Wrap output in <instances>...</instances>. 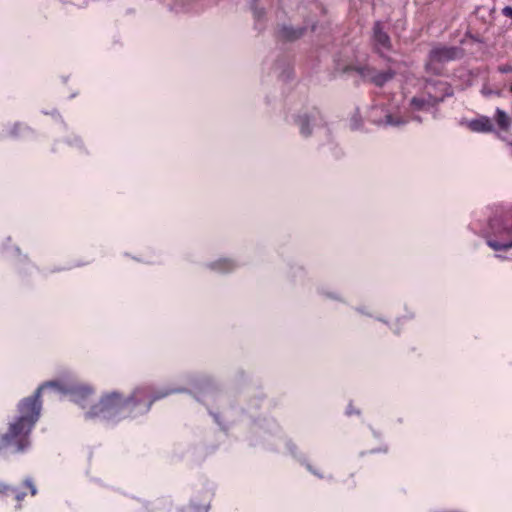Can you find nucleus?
<instances>
[{"mask_svg": "<svg viewBox=\"0 0 512 512\" xmlns=\"http://www.w3.org/2000/svg\"><path fill=\"white\" fill-rule=\"evenodd\" d=\"M68 392L71 395V400L76 404L85 408L90 402V398L93 396V389L86 385H75L72 386Z\"/></svg>", "mask_w": 512, "mask_h": 512, "instance_id": "obj_9", "label": "nucleus"}, {"mask_svg": "<svg viewBox=\"0 0 512 512\" xmlns=\"http://www.w3.org/2000/svg\"><path fill=\"white\" fill-rule=\"evenodd\" d=\"M257 0H253L250 4V8L253 11V15L256 21H260V19L264 16L265 12L263 9H259L256 6Z\"/></svg>", "mask_w": 512, "mask_h": 512, "instance_id": "obj_20", "label": "nucleus"}, {"mask_svg": "<svg viewBox=\"0 0 512 512\" xmlns=\"http://www.w3.org/2000/svg\"><path fill=\"white\" fill-rule=\"evenodd\" d=\"M187 390L184 388L170 389L164 392L151 393L149 387L136 388L130 395V418L143 415L150 410L152 403L162 399L171 393H182Z\"/></svg>", "mask_w": 512, "mask_h": 512, "instance_id": "obj_3", "label": "nucleus"}, {"mask_svg": "<svg viewBox=\"0 0 512 512\" xmlns=\"http://www.w3.org/2000/svg\"><path fill=\"white\" fill-rule=\"evenodd\" d=\"M307 27L306 26H300L298 28H294L292 26L288 25H282L278 30V37L280 39L286 40V41H294L299 38H301L304 33L306 32Z\"/></svg>", "mask_w": 512, "mask_h": 512, "instance_id": "obj_11", "label": "nucleus"}, {"mask_svg": "<svg viewBox=\"0 0 512 512\" xmlns=\"http://www.w3.org/2000/svg\"><path fill=\"white\" fill-rule=\"evenodd\" d=\"M496 256H497L498 258H502V259H505V258H506L505 256H502V255H499V254H497Z\"/></svg>", "mask_w": 512, "mask_h": 512, "instance_id": "obj_28", "label": "nucleus"}, {"mask_svg": "<svg viewBox=\"0 0 512 512\" xmlns=\"http://www.w3.org/2000/svg\"><path fill=\"white\" fill-rule=\"evenodd\" d=\"M23 486L29 489L31 496H35L37 494L36 486L34 485L31 479H25L23 482Z\"/></svg>", "mask_w": 512, "mask_h": 512, "instance_id": "obj_21", "label": "nucleus"}, {"mask_svg": "<svg viewBox=\"0 0 512 512\" xmlns=\"http://www.w3.org/2000/svg\"><path fill=\"white\" fill-rule=\"evenodd\" d=\"M10 495L14 496L15 500L18 502L16 508L20 509V502L25 498L26 493L19 491L17 488L0 481V498L8 497Z\"/></svg>", "mask_w": 512, "mask_h": 512, "instance_id": "obj_13", "label": "nucleus"}, {"mask_svg": "<svg viewBox=\"0 0 512 512\" xmlns=\"http://www.w3.org/2000/svg\"><path fill=\"white\" fill-rule=\"evenodd\" d=\"M413 120H416V121L421 122V118H420V117H418V116H414V117H413Z\"/></svg>", "mask_w": 512, "mask_h": 512, "instance_id": "obj_26", "label": "nucleus"}, {"mask_svg": "<svg viewBox=\"0 0 512 512\" xmlns=\"http://www.w3.org/2000/svg\"><path fill=\"white\" fill-rule=\"evenodd\" d=\"M371 41L375 51L381 56L392 50L391 38L380 20L375 21L373 24Z\"/></svg>", "mask_w": 512, "mask_h": 512, "instance_id": "obj_6", "label": "nucleus"}, {"mask_svg": "<svg viewBox=\"0 0 512 512\" xmlns=\"http://www.w3.org/2000/svg\"><path fill=\"white\" fill-rule=\"evenodd\" d=\"M430 91L437 95L447 93L445 94V98L453 95L452 87L446 81L441 80H426L424 92L426 95H429L431 94Z\"/></svg>", "mask_w": 512, "mask_h": 512, "instance_id": "obj_10", "label": "nucleus"}, {"mask_svg": "<svg viewBox=\"0 0 512 512\" xmlns=\"http://www.w3.org/2000/svg\"><path fill=\"white\" fill-rule=\"evenodd\" d=\"M463 49L458 46H434L428 55L429 62L425 65L428 73L440 74L439 69L434 67V63H447L462 58Z\"/></svg>", "mask_w": 512, "mask_h": 512, "instance_id": "obj_5", "label": "nucleus"}, {"mask_svg": "<svg viewBox=\"0 0 512 512\" xmlns=\"http://www.w3.org/2000/svg\"><path fill=\"white\" fill-rule=\"evenodd\" d=\"M213 416H214V418H215L216 422H217V423H219L218 415H217V414H213Z\"/></svg>", "mask_w": 512, "mask_h": 512, "instance_id": "obj_27", "label": "nucleus"}, {"mask_svg": "<svg viewBox=\"0 0 512 512\" xmlns=\"http://www.w3.org/2000/svg\"><path fill=\"white\" fill-rule=\"evenodd\" d=\"M208 267L211 270L225 273V272L232 271L236 267V263L230 259H220L216 262H212V263L208 264Z\"/></svg>", "mask_w": 512, "mask_h": 512, "instance_id": "obj_15", "label": "nucleus"}, {"mask_svg": "<svg viewBox=\"0 0 512 512\" xmlns=\"http://www.w3.org/2000/svg\"><path fill=\"white\" fill-rule=\"evenodd\" d=\"M288 447H289V450H290L292 453H293V452H294V450L296 449V446H295V445H293V444H289V445H288Z\"/></svg>", "mask_w": 512, "mask_h": 512, "instance_id": "obj_25", "label": "nucleus"}, {"mask_svg": "<svg viewBox=\"0 0 512 512\" xmlns=\"http://www.w3.org/2000/svg\"><path fill=\"white\" fill-rule=\"evenodd\" d=\"M346 414L348 416H350L352 414H360V411L359 410H354L353 407H352V404H349L347 409H346Z\"/></svg>", "mask_w": 512, "mask_h": 512, "instance_id": "obj_23", "label": "nucleus"}, {"mask_svg": "<svg viewBox=\"0 0 512 512\" xmlns=\"http://www.w3.org/2000/svg\"><path fill=\"white\" fill-rule=\"evenodd\" d=\"M498 71L502 74H507L512 72V66L510 65H501L498 67Z\"/></svg>", "mask_w": 512, "mask_h": 512, "instance_id": "obj_22", "label": "nucleus"}, {"mask_svg": "<svg viewBox=\"0 0 512 512\" xmlns=\"http://www.w3.org/2000/svg\"><path fill=\"white\" fill-rule=\"evenodd\" d=\"M495 121L498 127L503 131H507L510 127V119L508 114L500 108L496 109Z\"/></svg>", "mask_w": 512, "mask_h": 512, "instance_id": "obj_16", "label": "nucleus"}, {"mask_svg": "<svg viewBox=\"0 0 512 512\" xmlns=\"http://www.w3.org/2000/svg\"><path fill=\"white\" fill-rule=\"evenodd\" d=\"M307 468L309 471H311L313 474L317 475L319 478H322V475L314 471L311 467V465L307 464Z\"/></svg>", "mask_w": 512, "mask_h": 512, "instance_id": "obj_24", "label": "nucleus"}, {"mask_svg": "<svg viewBox=\"0 0 512 512\" xmlns=\"http://www.w3.org/2000/svg\"><path fill=\"white\" fill-rule=\"evenodd\" d=\"M431 94L426 95L425 93L422 96H414L410 100V106L413 110L416 111H428L429 109L436 107L440 102L444 101L445 94H434L430 91Z\"/></svg>", "mask_w": 512, "mask_h": 512, "instance_id": "obj_8", "label": "nucleus"}, {"mask_svg": "<svg viewBox=\"0 0 512 512\" xmlns=\"http://www.w3.org/2000/svg\"><path fill=\"white\" fill-rule=\"evenodd\" d=\"M48 387L60 389L57 382H47L18 403L17 415L9 420L6 431L0 433V456L19 455L30 449L31 433L42 409L41 392Z\"/></svg>", "mask_w": 512, "mask_h": 512, "instance_id": "obj_1", "label": "nucleus"}, {"mask_svg": "<svg viewBox=\"0 0 512 512\" xmlns=\"http://www.w3.org/2000/svg\"><path fill=\"white\" fill-rule=\"evenodd\" d=\"M125 400L122 395L112 392L105 395L87 412V418L113 419L124 408Z\"/></svg>", "mask_w": 512, "mask_h": 512, "instance_id": "obj_4", "label": "nucleus"}, {"mask_svg": "<svg viewBox=\"0 0 512 512\" xmlns=\"http://www.w3.org/2000/svg\"><path fill=\"white\" fill-rule=\"evenodd\" d=\"M170 10L175 13H188L193 9L189 4H184L182 2H176L174 5L170 6Z\"/></svg>", "mask_w": 512, "mask_h": 512, "instance_id": "obj_19", "label": "nucleus"}, {"mask_svg": "<svg viewBox=\"0 0 512 512\" xmlns=\"http://www.w3.org/2000/svg\"><path fill=\"white\" fill-rule=\"evenodd\" d=\"M352 69L356 71L363 79L369 80L371 83L378 87H382L395 76V72L393 70L375 72L368 66H356Z\"/></svg>", "mask_w": 512, "mask_h": 512, "instance_id": "obj_7", "label": "nucleus"}, {"mask_svg": "<svg viewBox=\"0 0 512 512\" xmlns=\"http://www.w3.org/2000/svg\"><path fill=\"white\" fill-rule=\"evenodd\" d=\"M10 137L16 139H24L28 138L33 134V130L26 124L21 122H16L12 125L8 132Z\"/></svg>", "mask_w": 512, "mask_h": 512, "instance_id": "obj_14", "label": "nucleus"}, {"mask_svg": "<svg viewBox=\"0 0 512 512\" xmlns=\"http://www.w3.org/2000/svg\"><path fill=\"white\" fill-rule=\"evenodd\" d=\"M468 127L473 132H491L493 130V124L489 117L481 116L476 119H472L468 123Z\"/></svg>", "mask_w": 512, "mask_h": 512, "instance_id": "obj_12", "label": "nucleus"}, {"mask_svg": "<svg viewBox=\"0 0 512 512\" xmlns=\"http://www.w3.org/2000/svg\"><path fill=\"white\" fill-rule=\"evenodd\" d=\"M406 123V120L402 119L401 117H394L391 114H387L383 120L378 122L379 125L383 126H402Z\"/></svg>", "mask_w": 512, "mask_h": 512, "instance_id": "obj_18", "label": "nucleus"}, {"mask_svg": "<svg viewBox=\"0 0 512 512\" xmlns=\"http://www.w3.org/2000/svg\"><path fill=\"white\" fill-rule=\"evenodd\" d=\"M297 124L300 126V132L304 137H308L311 134L309 129L310 117L308 115H299L296 118Z\"/></svg>", "mask_w": 512, "mask_h": 512, "instance_id": "obj_17", "label": "nucleus"}, {"mask_svg": "<svg viewBox=\"0 0 512 512\" xmlns=\"http://www.w3.org/2000/svg\"><path fill=\"white\" fill-rule=\"evenodd\" d=\"M486 242L496 252L512 249V210L504 211L489 220Z\"/></svg>", "mask_w": 512, "mask_h": 512, "instance_id": "obj_2", "label": "nucleus"}]
</instances>
